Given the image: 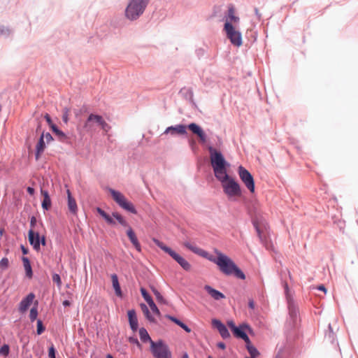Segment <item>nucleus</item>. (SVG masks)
<instances>
[{"label": "nucleus", "mask_w": 358, "mask_h": 358, "mask_svg": "<svg viewBox=\"0 0 358 358\" xmlns=\"http://www.w3.org/2000/svg\"><path fill=\"white\" fill-rule=\"evenodd\" d=\"M317 289H318L319 290L323 291V292H327V289H326L325 287H324L323 285H320V286L317 287Z\"/></svg>", "instance_id": "59"}, {"label": "nucleus", "mask_w": 358, "mask_h": 358, "mask_svg": "<svg viewBox=\"0 0 358 358\" xmlns=\"http://www.w3.org/2000/svg\"><path fill=\"white\" fill-rule=\"evenodd\" d=\"M52 280H53V282H56L59 287L62 284L60 276L58 274H54L52 275Z\"/></svg>", "instance_id": "38"}, {"label": "nucleus", "mask_w": 358, "mask_h": 358, "mask_svg": "<svg viewBox=\"0 0 358 358\" xmlns=\"http://www.w3.org/2000/svg\"><path fill=\"white\" fill-rule=\"evenodd\" d=\"M43 136H44V138L45 139V141L48 143H49L53 140V138L50 133L43 134Z\"/></svg>", "instance_id": "46"}, {"label": "nucleus", "mask_w": 358, "mask_h": 358, "mask_svg": "<svg viewBox=\"0 0 358 358\" xmlns=\"http://www.w3.org/2000/svg\"><path fill=\"white\" fill-rule=\"evenodd\" d=\"M183 245L196 255L215 263L220 268H238L229 256L216 248H214L213 251L215 255H213L198 247L194 243L185 242Z\"/></svg>", "instance_id": "2"}, {"label": "nucleus", "mask_w": 358, "mask_h": 358, "mask_svg": "<svg viewBox=\"0 0 358 358\" xmlns=\"http://www.w3.org/2000/svg\"><path fill=\"white\" fill-rule=\"evenodd\" d=\"M227 325L232 331L234 336L238 338H242L246 341V333L245 329H246V324L243 323L240 327H236L235 323L232 320L227 322Z\"/></svg>", "instance_id": "11"}, {"label": "nucleus", "mask_w": 358, "mask_h": 358, "mask_svg": "<svg viewBox=\"0 0 358 358\" xmlns=\"http://www.w3.org/2000/svg\"><path fill=\"white\" fill-rule=\"evenodd\" d=\"M221 183L224 193L229 200H237L241 195L238 183L228 173L217 178Z\"/></svg>", "instance_id": "3"}, {"label": "nucleus", "mask_w": 358, "mask_h": 358, "mask_svg": "<svg viewBox=\"0 0 358 358\" xmlns=\"http://www.w3.org/2000/svg\"><path fill=\"white\" fill-rule=\"evenodd\" d=\"M149 0H129L125 9V17L129 20L138 19L144 12Z\"/></svg>", "instance_id": "5"}, {"label": "nucleus", "mask_w": 358, "mask_h": 358, "mask_svg": "<svg viewBox=\"0 0 358 358\" xmlns=\"http://www.w3.org/2000/svg\"><path fill=\"white\" fill-rule=\"evenodd\" d=\"M204 289L209 294V295H210V296L213 298L215 300H220L221 299L225 298V296L222 293H221L218 290L212 288L209 285H206Z\"/></svg>", "instance_id": "21"}, {"label": "nucleus", "mask_w": 358, "mask_h": 358, "mask_svg": "<svg viewBox=\"0 0 358 358\" xmlns=\"http://www.w3.org/2000/svg\"><path fill=\"white\" fill-rule=\"evenodd\" d=\"M45 148V142H44V136L43 133L42 134L37 145H36V158L38 159L41 155V154L44 151Z\"/></svg>", "instance_id": "25"}, {"label": "nucleus", "mask_w": 358, "mask_h": 358, "mask_svg": "<svg viewBox=\"0 0 358 358\" xmlns=\"http://www.w3.org/2000/svg\"><path fill=\"white\" fill-rule=\"evenodd\" d=\"M248 213L251 217L252 224L261 243L268 250L273 249V243L270 238V228L266 217L259 209V205L257 201H251L248 203Z\"/></svg>", "instance_id": "1"}, {"label": "nucleus", "mask_w": 358, "mask_h": 358, "mask_svg": "<svg viewBox=\"0 0 358 358\" xmlns=\"http://www.w3.org/2000/svg\"><path fill=\"white\" fill-rule=\"evenodd\" d=\"M127 315L131 329L133 331H136L138 329V320L136 311L134 310H129Z\"/></svg>", "instance_id": "19"}, {"label": "nucleus", "mask_w": 358, "mask_h": 358, "mask_svg": "<svg viewBox=\"0 0 358 358\" xmlns=\"http://www.w3.org/2000/svg\"><path fill=\"white\" fill-rule=\"evenodd\" d=\"M9 351L10 348L8 345L5 344L0 348V355L6 357L9 354Z\"/></svg>", "instance_id": "33"}, {"label": "nucleus", "mask_w": 358, "mask_h": 358, "mask_svg": "<svg viewBox=\"0 0 358 358\" xmlns=\"http://www.w3.org/2000/svg\"><path fill=\"white\" fill-rule=\"evenodd\" d=\"M240 177L241 180L246 183V169H245L243 167L240 166V173H239Z\"/></svg>", "instance_id": "37"}, {"label": "nucleus", "mask_w": 358, "mask_h": 358, "mask_svg": "<svg viewBox=\"0 0 358 358\" xmlns=\"http://www.w3.org/2000/svg\"><path fill=\"white\" fill-rule=\"evenodd\" d=\"M212 325L214 328L217 329L221 336L225 339L230 336V334L224 324L219 320L213 319L212 320Z\"/></svg>", "instance_id": "13"}, {"label": "nucleus", "mask_w": 358, "mask_h": 358, "mask_svg": "<svg viewBox=\"0 0 358 358\" xmlns=\"http://www.w3.org/2000/svg\"><path fill=\"white\" fill-rule=\"evenodd\" d=\"M70 110L68 108H65L63 110L62 120L64 122L67 123L69 121Z\"/></svg>", "instance_id": "35"}, {"label": "nucleus", "mask_w": 358, "mask_h": 358, "mask_svg": "<svg viewBox=\"0 0 358 358\" xmlns=\"http://www.w3.org/2000/svg\"><path fill=\"white\" fill-rule=\"evenodd\" d=\"M37 315H38V310H37V308L34 307L31 309L30 310V313H29V318L30 320L33 322L34 321L36 317H37Z\"/></svg>", "instance_id": "34"}, {"label": "nucleus", "mask_w": 358, "mask_h": 358, "mask_svg": "<svg viewBox=\"0 0 358 358\" xmlns=\"http://www.w3.org/2000/svg\"><path fill=\"white\" fill-rule=\"evenodd\" d=\"M111 281H112L113 287V288L115 289V294L117 296L122 297V290H121V288H120V283H119V281H118V278H117V275L113 274L111 275Z\"/></svg>", "instance_id": "23"}, {"label": "nucleus", "mask_w": 358, "mask_h": 358, "mask_svg": "<svg viewBox=\"0 0 358 358\" xmlns=\"http://www.w3.org/2000/svg\"><path fill=\"white\" fill-rule=\"evenodd\" d=\"M183 268H185L188 266V262L181 256H178L175 259Z\"/></svg>", "instance_id": "32"}, {"label": "nucleus", "mask_w": 358, "mask_h": 358, "mask_svg": "<svg viewBox=\"0 0 358 358\" xmlns=\"http://www.w3.org/2000/svg\"><path fill=\"white\" fill-rule=\"evenodd\" d=\"M127 234L130 241L131 242L133 245L135 247V248L138 252H140L141 250V245H140V243H139V242L138 241V238H137L134 231H133V229H131V227H128V229L127 231Z\"/></svg>", "instance_id": "18"}, {"label": "nucleus", "mask_w": 358, "mask_h": 358, "mask_svg": "<svg viewBox=\"0 0 358 358\" xmlns=\"http://www.w3.org/2000/svg\"><path fill=\"white\" fill-rule=\"evenodd\" d=\"M36 219L35 217H32L31 218V221H30V226H31V229H34V226L36 225Z\"/></svg>", "instance_id": "50"}, {"label": "nucleus", "mask_w": 358, "mask_h": 358, "mask_svg": "<svg viewBox=\"0 0 358 358\" xmlns=\"http://www.w3.org/2000/svg\"><path fill=\"white\" fill-rule=\"evenodd\" d=\"M55 134L57 135L61 140L65 139L66 138L65 134L59 129L57 130L56 133Z\"/></svg>", "instance_id": "43"}, {"label": "nucleus", "mask_w": 358, "mask_h": 358, "mask_svg": "<svg viewBox=\"0 0 358 358\" xmlns=\"http://www.w3.org/2000/svg\"><path fill=\"white\" fill-rule=\"evenodd\" d=\"M187 127L193 134H196L199 138L201 142L206 143V135L199 125L195 123H191Z\"/></svg>", "instance_id": "14"}, {"label": "nucleus", "mask_w": 358, "mask_h": 358, "mask_svg": "<svg viewBox=\"0 0 358 358\" xmlns=\"http://www.w3.org/2000/svg\"><path fill=\"white\" fill-rule=\"evenodd\" d=\"M155 296H156L157 300L159 302L165 303V301H164L163 296L161 295L160 293H157V295Z\"/></svg>", "instance_id": "48"}, {"label": "nucleus", "mask_w": 358, "mask_h": 358, "mask_svg": "<svg viewBox=\"0 0 358 358\" xmlns=\"http://www.w3.org/2000/svg\"><path fill=\"white\" fill-rule=\"evenodd\" d=\"M110 192L113 199L121 208L131 213L136 214L137 211L134 205L121 192L114 189H110Z\"/></svg>", "instance_id": "8"}, {"label": "nucleus", "mask_w": 358, "mask_h": 358, "mask_svg": "<svg viewBox=\"0 0 358 358\" xmlns=\"http://www.w3.org/2000/svg\"><path fill=\"white\" fill-rule=\"evenodd\" d=\"M168 319H169L171 321L173 322L174 323H176V324H178V326H180L181 324L182 323L180 320H178L177 318L173 317V316H171V315H166V316Z\"/></svg>", "instance_id": "40"}, {"label": "nucleus", "mask_w": 358, "mask_h": 358, "mask_svg": "<svg viewBox=\"0 0 358 358\" xmlns=\"http://www.w3.org/2000/svg\"><path fill=\"white\" fill-rule=\"evenodd\" d=\"M209 152L210 164L215 178L227 173L229 164L226 162L222 153L213 148H209Z\"/></svg>", "instance_id": "4"}, {"label": "nucleus", "mask_w": 358, "mask_h": 358, "mask_svg": "<svg viewBox=\"0 0 358 358\" xmlns=\"http://www.w3.org/2000/svg\"><path fill=\"white\" fill-rule=\"evenodd\" d=\"M139 336L141 340L144 343L149 342L151 345V342H154L149 336L147 330L144 328H141L139 329Z\"/></svg>", "instance_id": "27"}, {"label": "nucleus", "mask_w": 358, "mask_h": 358, "mask_svg": "<svg viewBox=\"0 0 358 358\" xmlns=\"http://www.w3.org/2000/svg\"><path fill=\"white\" fill-rule=\"evenodd\" d=\"M296 310L294 307H289V314L292 317H296Z\"/></svg>", "instance_id": "49"}, {"label": "nucleus", "mask_w": 358, "mask_h": 358, "mask_svg": "<svg viewBox=\"0 0 358 358\" xmlns=\"http://www.w3.org/2000/svg\"><path fill=\"white\" fill-rule=\"evenodd\" d=\"M151 289L155 296L157 295V293H159L155 288L152 287Z\"/></svg>", "instance_id": "62"}, {"label": "nucleus", "mask_w": 358, "mask_h": 358, "mask_svg": "<svg viewBox=\"0 0 358 358\" xmlns=\"http://www.w3.org/2000/svg\"><path fill=\"white\" fill-rule=\"evenodd\" d=\"M224 31L231 43L237 47L242 45V37L241 33L237 30L236 27L231 26L228 23H224Z\"/></svg>", "instance_id": "9"}, {"label": "nucleus", "mask_w": 358, "mask_h": 358, "mask_svg": "<svg viewBox=\"0 0 358 358\" xmlns=\"http://www.w3.org/2000/svg\"><path fill=\"white\" fill-rule=\"evenodd\" d=\"M225 23L229 24L231 26L236 27L239 22V17L236 15V11L233 6H229L227 13L224 16Z\"/></svg>", "instance_id": "12"}, {"label": "nucleus", "mask_w": 358, "mask_h": 358, "mask_svg": "<svg viewBox=\"0 0 358 358\" xmlns=\"http://www.w3.org/2000/svg\"><path fill=\"white\" fill-rule=\"evenodd\" d=\"M150 350L155 358H172L169 346L162 340L151 342Z\"/></svg>", "instance_id": "7"}, {"label": "nucleus", "mask_w": 358, "mask_h": 358, "mask_svg": "<svg viewBox=\"0 0 358 358\" xmlns=\"http://www.w3.org/2000/svg\"><path fill=\"white\" fill-rule=\"evenodd\" d=\"M181 328H182L186 332L189 333L191 331V329L183 322L180 326Z\"/></svg>", "instance_id": "52"}, {"label": "nucleus", "mask_w": 358, "mask_h": 358, "mask_svg": "<svg viewBox=\"0 0 358 358\" xmlns=\"http://www.w3.org/2000/svg\"><path fill=\"white\" fill-rule=\"evenodd\" d=\"M33 270H26V277L28 278H31L33 276Z\"/></svg>", "instance_id": "53"}, {"label": "nucleus", "mask_w": 358, "mask_h": 358, "mask_svg": "<svg viewBox=\"0 0 358 358\" xmlns=\"http://www.w3.org/2000/svg\"><path fill=\"white\" fill-rule=\"evenodd\" d=\"M48 356L49 358H55V349L53 345L49 348Z\"/></svg>", "instance_id": "41"}, {"label": "nucleus", "mask_w": 358, "mask_h": 358, "mask_svg": "<svg viewBox=\"0 0 358 358\" xmlns=\"http://www.w3.org/2000/svg\"><path fill=\"white\" fill-rule=\"evenodd\" d=\"M27 190L30 195H33L34 193V189L31 187H28Z\"/></svg>", "instance_id": "55"}, {"label": "nucleus", "mask_w": 358, "mask_h": 358, "mask_svg": "<svg viewBox=\"0 0 358 358\" xmlns=\"http://www.w3.org/2000/svg\"><path fill=\"white\" fill-rule=\"evenodd\" d=\"M96 211L97 213L101 215L102 216L105 220L106 221L109 223V224H115V222L114 220H113V218L108 215L106 213H105L104 210H103L101 208H96Z\"/></svg>", "instance_id": "29"}, {"label": "nucleus", "mask_w": 358, "mask_h": 358, "mask_svg": "<svg viewBox=\"0 0 358 358\" xmlns=\"http://www.w3.org/2000/svg\"><path fill=\"white\" fill-rule=\"evenodd\" d=\"M284 289H285V294H286L287 299L288 300H289V288H288V285H287V282L284 283Z\"/></svg>", "instance_id": "47"}, {"label": "nucleus", "mask_w": 358, "mask_h": 358, "mask_svg": "<svg viewBox=\"0 0 358 358\" xmlns=\"http://www.w3.org/2000/svg\"><path fill=\"white\" fill-rule=\"evenodd\" d=\"M249 306H250V308H254V302H253V301H250L249 302Z\"/></svg>", "instance_id": "64"}, {"label": "nucleus", "mask_w": 358, "mask_h": 358, "mask_svg": "<svg viewBox=\"0 0 358 358\" xmlns=\"http://www.w3.org/2000/svg\"><path fill=\"white\" fill-rule=\"evenodd\" d=\"M150 308L155 314L157 315H160L159 310L155 304H152V306H151Z\"/></svg>", "instance_id": "45"}, {"label": "nucleus", "mask_w": 358, "mask_h": 358, "mask_svg": "<svg viewBox=\"0 0 358 358\" xmlns=\"http://www.w3.org/2000/svg\"><path fill=\"white\" fill-rule=\"evenodd\" d=\"M96 126H99L105 133L108 132L111 128L102 116L91 113L86 120L83 128L87 132L93 133L96 130Z\"/></svg>", "instance_id": "6"}, {"label": "nucleus", "mask_w": 358, "mask_h": 358, "mask_svg": "<svg viewBox=\"0 0 358 358\" xmlns=\"http://www.w3.org/2000/svg\"><path fill=\"white\" fill-rule=\"evenodd\" d=\"M66 193L68 209L72 215H76L78 210L76 201L72 196L71 191L69 189H67Z\"/></svg>", "instance_id": "15"}, {"label": "nucleus", "mask_w": 358, "mask_h": 358, "mask_svg": "<svg viewBox=\"0 0 358 358\" xmlns=\"http://www.w3.org/2000/svg\"><path fill=\"white\" fill-rule=\"evenodd\" d=\"M41 194L43 197V201H42V207L45 210H48L51 207V199L50 198L49 194L48 191L41 189Z\"/></svg>", "instance_id": "22"}, {"label": "nucleus", "mask_w": 358, "mask_h": 358, "mask_svg": "<svg viewBox=\"0 0 358 358\" xmlns=\"http://www.w3.org/2000/svg\"><path fill=\"white\" fill-rule=\"evenodd\" d=\"M255 15H256V20L259 21L260 20L261 14L259 13V10L257 8H255Z\"/></svg>", "instance_id": "54"}, {"label": "nucleus", "mask_w": 358, "mask_h": 358, "mask_svg": "<svg viewBox=\"0 0 358 358\" xmlns=\"http://www.w3.org/2000/svg\"><path fill=\"white\" fill-rule=\"evenodd\" d=\"M151 289L155 296L157 295V293H159L155 288L152 287Z\"/></svg>", "instance_id": "61"}, {"label": "nucleus", "mask_w": 358, "mask_h": 358, "mask_svg": "<svg viewBox=\"0 0 358 358\" xmlns=\"http://www.w3.org/2000/svg\"><path fill=\"white\" fill-rule=\"evenodd\" d=\"M153 242L156 244V245H157L159 248H160L163 251H164L166 253L169 254L173 259H176V258H177L179 256L178 254H177L171 248L165 245L160 241H159L156 238H153Z\"/></svg>", "instance_id": "17"}, {"label": "nucleus", "mask_w": 358, "mask_h": 358, "mask_svg": "<svg viewBox=\"0 0 358 358\" xmlns=\"http://www.w3.org/2000/svg\"><path fill=\"white\" fill-rule=\"evenodd\" d=\"M45 330V328L43 325V322L41 320H38L37 321V334L38 335L41 334Z\"/></svg>", "instance_id": "36"}, {"label": "nucleus", "mask_w": 358, "mask_h": 358, "mask_svg": "<svg viewBox=\"0 0 358 358\" xmlns=\"http://www.w3.org/2000/svg\"><path fill=\"white\" fill-rule=\"evenodd\" d=\"M141 293L143 297V299L146 301L147 299H148L149 298H150L151 296L148 294V293L147 292V291L145 290V289L141 287Z\"/></svg>", "instance_id": "42"}, {"label": "nucleus", "mask_w": 358, "mask_h": 358, "mask_svg": "<svg viewBox=\"0 0 358 358\" xmlns=\"http://www.w3.org/2000/svg\"><path fill=\"white\" fill-rule=\"evenodd\" d=\"M141 310L143 311V313H144V315H145V317H147V319L150 321V322H155V318L150 315V313L149 311V309L146 306V305L145 304H141Z\"/></svg>", "instance_id": "30"}, {"label": "nucleus", "mask_w": 358, "mask_h": 358, "mask_svg": "<svg viewBox=\"0 0 358 358\" xmlns=\"http://www.w3.org/2000/svg\"><path fill=\"white\" fill-rule=\"evenodd\" d=\"M35 295L33 293L29 294L24 299H23L19 304V310L21 313H24L27 310L28 308L32 303Z\"/></svg>", "instance_id": "16"}, {"label": "nucleus", "mask_w": 358, "mask_h": 358, "mask_svg": "<svg viewBox=\"0 0 358 358\" xmlns=\"http://www.w3.org/2000/svg\"><path fill=\"white\" fill-rule=\"evenodd\" d=\"M165 134L171 133L172 134H186V127L182 124L176 125L175 127H168L165 132Z\"/></svg>", "instance_id": "20"}, {"label": "nucleus", "mask_w": 358, "mask_h": 358, "mask_svg": "<svg viewBox=\"0 0 358 358\" xmlns=\"http://www.w3.org/2000/svg\"><path fill=\"white\" fill-rule=\"evenodd\" d=\"M151 289L155 296L157 295V293H159L155 288L152 287Z\"/></svg>", "instance_id": "63"}, {"label": "nucleus", "mask_w": 358, "mask_h": 358, "mask_svg": "<svg viewBox=\"0 0 358 358\" xmlns=\"http://www.w3.org/2000/svg\"><path fill=\"white\" fill-rule=\"evenodd\" d=\"M44 117H45V120L47 121L48 124H49V126L52 124L50 116L48 113H46Z\"/></svg>", "instance_id": "51"}, {"label": "nucleus", "mask_w": 358, "mask_h": 358, "mask_svg": "<svg viewBox=\"0 0 358 358\" xmlns=\"http://www.w3.org/2000/svg\"><path fill=\"white\" fill-rule=\"evenodd\" d=\"M24 268H31V265L29 259L27 257L22 258Z\"/></svg>", "instance_id": "44"}, {"label": "nucleus", "mask_w": 358, "mask_h": 358, "mask_svg": "<svg viewBox=\"0 0 358 358\" xmlns=\"http://www.w3.org/2000/svg\"><path fill=\"white\" fill-rule=\"evenodd\" d=\"M217 347H218L219 348H220V349L224 350V349H225V347H226V346H225V344H224V343H219L217 344Z\"/></svg>", "instance_id": "58"}, {"label": "nucleus", "mask_w": 358, "mask_h": 358, "mask_svg": "<svg viewBox=\"0 0 358 358\" xmlns=\"http://www.w3.org/2000/svg\"><path fill=\"white\" fill-rule=\"evenodd\" d=\"M248 352L250 354L248 358H258L261 354L258 350L251 344L250 339L248 338Z\"/></svg>", "instance_id": "24"}, {"label": "nucleus", "mask_w": 358, "mask_h": 358, "mask_svg": "<svg viewBox=\"0 0 358 358\" xmlns=\"http://www.w3.org/2000/svg\"><path fill=\"white\" fill-rule=\"evenodd\" d=\"M29 242L33 248L38 252L40 250L41 244L45 245L46 240L45 236H41L38 231H35L34 229H30L28 233Z\"/></svg>", "instance_id": "10"}, {"label": "nucleus", "mask_w": 358, "mask_h": 358, "mask_svg": "<svg viewBox=\"0 0 358 358\" xmlns=\"http://www.w3.org/2000/svg\"><path fill=\"white\" fill-rule=\"evenodd\" d=\"M70 304H71L70 302L67 300L63 301V305L64 306H70Z\"/></svg>", "instance_id": "60"}, {"label": "nucleus", "mask_w": 358, "mask_h": 358, "mask_svg": "<svg viewBox=\"0 0 358 358\" xmlns=\"http://www.w3.org/2000/svg\"><path fill=\"white\" fill-rule=\"evenodd\" d=\"M8 264H9V262H8V259L6 257L3 258L0 261V267H2V268L8 267Z\"/></svg>", "instance_id": "39"}, {"label": "nucleus", "mask_w": 358, "mask_h": 358, "mask_svg": "<svg viewBox=\"0 0 358 358\" xmlns=\"http://www.w3.org/2000/svg\"><path fill=\"white\" fill-rule=\"evenodd\" d=\"M113 216L118 221V222L124 227H128V223L123 217L117 213H113Z\"/></svg>", "instance_id": "31"}, {"label": "nucleus", "mask_w": 358, "mask_h": 358, "mask_svg": "<svg viewBox=\"0 0 358 358\" xmlns=\"http://www.w3.org/2000/svg\"><path fill=\"white\" fill-rule=\"evenodd\" d=\"M146 302L148 303L149 306L150 307L152 306V304H155L152 300V299L150 297L148 299L146 300Z\"/></svg>", "instance_id": "57"}, {"label": "nucleus", "mask_w": 358, "mask_h": 358, "mask_svg": "<svg viewBox=\"0 0 358 358\" xmlns=\"http://www.w3.org/2000/svg\"><path fill=\"white\" fill-rule=\"evenodd\" d=\"M225 275H234L238 278L245 279V274L241 270H221Z\"/></svg>", "instance_id": "26"}, {"label": "nucleus", "mask_w": 358, "mask_h": 358, "mask_svg": "<svg viewBox=\"0 0 358 358\" xmlns=\"http://www.w3.org/2000/svg\"><path fill=\"white\" fill-rule=\"evenodd\" d=\"M255 185L253 176L249 171H248V190L253 193L255 192Z\"/></svg>", "instance_id": "28"}, {"label": "nucleus", "mask_w": 358, "mask_h": 358, "mask_svg": "<svg viewBox=\"0 0 358 358\" xmlns=\"http://www.w3.org/2000/svg\"><path fill=\"white\" fill-rule=\"evenodd\" d=\"M50 128L52 129V130L53 131L54 133H56V131L59 129L57 127V126L55 124H54L53 123L52 124H50Z\"/></svg>", "instance_id": "56"}]
</instances>
